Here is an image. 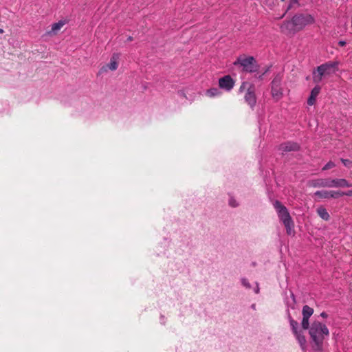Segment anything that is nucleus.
<instances>
[{"instance_id": "4", "label": "nucleus", "mask_w": 352, "mask_h": 352, "mask_svg": "<svg viewBox=\"0 0 352 352\" xmlns=\"http://www.w3.org/2000/svg\"><path fill=\"white\" fill-rule=\"evenodd\" d=\"M307 185L314 188H344L351 187L352 184L345 179H316L308 181Z\"/></svg>"}, {"instance_id": "17", "label": "nucleus", "mask_w": 352, "mask_h": 352, "mask_svg": "<svg viewBox=\"0 0 352 352\" xmlns=\"http://www.w3.org/2000/svg\"><path fill=\"white\" fill-rule=\"evenodd\" d=\"M294 335L296 336V338L298 340L302 349H304L305 343H306V340H305V336L300 332H298V331L297 332V333H294Z\"/></svg>"}, {"instance_id": "22", "label": "nucleus", "mask_w": 352, "mask_h": 352, "mask_svg": "<svg viewBox=\"0 0 352 352\" xmlns=\"http://www.w3.org/2000/svg\"><path fill=\"white\" fill-rule=\"evenodd\" d=\"M335 166L336 164L333 162L330 161L322 168V170H329L333 168Z\"/></svg>"}, {"instance_id": "7", "label": "nucleus", "mask_w": 352, "mask_h": 352, "mask_svg": "<svg viewBox=\"0 0 352 352\" xmlns=\"http://www.w3.org/2000/svg\"><path fill=\"white\" fill-rule=\"evenodd\" d=\"M234 65H239L242 67L243 70L247 72H255L258 69L255 59L252 56L249 57H239L234 63Z\"/></svg>"}, {"instance_id": "21", "label": "nucleus", "mask_w": 352, "mask_h": 352, "mask_svg": "<svg viewBox=\"0 0 352 352\" xmlns=\"http://www.w3.org/2000/svg\"><path fill=\"white\" fill-rule=\"evenodd\" d=\"M241 284L243 287H245L247 289L251 288V285L249 283L248 280L247 278H243L241 280Z\"/></svg>"}, {"instance_id": "2", "label": "nucleus", "mask_w": 352, "mask_h": 352, "mask_svg": "<svg viewBox=\"0 0 352 352\" xmlns=\"http://www.w3.org/2000/svg\"><path fill=\"white\" fill-rule=\"evenodd\" d=\"M329 334L327 326L319 321H314L309 328V335L317 349L321 348L324 338Z\"/></svg>"}, {"instance_id": "14", "label": "nucleus", "mask_w": 352, "mask_h": 352, "mask_svg": "<svg viewBox=\"0 0 352 352\" xmlns=\"http://www.w3.org/2000/svg\"><path fill=\"white\" fill-rule=\"evenodd\" d=\"M320 89L321 87L319 85H316L313 88V89L311 91L310 96L307 100V104L309 106H312L313 104H314L316 98L320 94Z\"/></svg>"}, {"instance_id": "23", "label": "nucleus", "mask_w": 352, "mask_h": 352, "mask_svg": "<svg viewBox=\"0 0 352 352\" xmlns=\"http://www.w3.org/2000/svg\"><path fill=\"white\" fill-rule=\"evenodd\" d=\"M342 162L343 164L346 167H351L352 166V162L349 160L346 159H341Z\"/></svg>"}, {"instance_id": "15", "label": "nucleus", "mask_w": 352, "mask_h": 352, "mask_svg": "<svg viewBox=\"0 0 352 352\" xmlns=\"http://www.w3.org/2000/svg\"><path fill=\"white\" fill-rule=\"evenodd\" d=\"M318 214L324 220H328L329 219V214L327 210L323 207H319L317 209Z\"/></svg>"}, {"instance_id": "28", "label": "nucleus", "mask_w": 352, "mask_h": 352, "mask_svg": "<svg viewBox=\"0 0 352 352\" xmlns=\"http://www.w3.org/2000/svg\"><path fill=\"white\" fill-rule=\"evenodd\" d=\"M338 45H339L340 46H341V47H343V46H344V45H346V42H345V41H340L338 42Z\"/></svg>"}, {"instance_id": "12", "label": "nucleus", "mask_w": 352, "mask_h": 352, "mask_svg": "<svg viewBox=\"0 0 352 352\" xmlns=\"http://www.w3.org/2000/svg\"><path fill=\"white\" fill-rule=\"evenodd\" d=\"M299 148V146L297 143L287 142L283 144H281L279 146V150L283 152L292 151H297Z\"/></svg>"}, {"instance_id": "5", "label": "nucleus", "mask_w": 352, "mask_h": 352, "mask_svg": "<svg viewBox=\"0 0 352 352\" xmlns=\"http://www.w3.org/2000/svg\"><path fill=\"white\" fill-rule=\"evenodd\" d=\"M337 62H328L318 66L313 72V80L315 83H319L323 76L334 74L337 70Z\"/></svg>"}, {"instance_id": "27", "label": "nucleus", "mask_w": 352, "mask_h": 352, "mask_svg": "<svg viewBox=\"0 0 352 352\" xmlns=\"http://www.w3.org/2000/svg\"><path fill=\"white\" fill-rule=\"evenodd\" d=\"M259 291H260V289H259V286H258V283H256V287L254 288V292L256 294H258L259 293Z\"/></svg>"}, {"instance_id": "25", "label": "nucleus", "mask_w": 352, "mask_h": 352, "mask_svg": "<svg viewBox=\"0 0 352 352\" xmlns=\"http://www.w3.org/2000/svg\"><path fill=\"white\" fill-rule=\"evenodd\" d=\"M296 5V6L299 5V0H290L289 8H292Z\"/></svg>"}, {"instance_id": "30", "label": "nucleus", "mask_w": 352, "mask_h": 352, "mask_svg": "<svg viewBox=\"0 0 352 352\" xmlns=\"http://www.w3.org/2000/svg\"><path fill=\"white\" fill-rule=\"evenodd\" d=\"M252 308L253 309H256V305L255 304L252 305Z\"/></svg>"}, {"instance_id": "24", "label": "nucleus", "mask_w": 352, "mask_h": 352, "mask_svg": "<svg viewBox=\"0 0 352 352\" xmlns=\"http://www.w3.org/2000/svg\"><path fill=\"white\" fill-rule=\"evenodd\" d=\"M229 204L232 207H236L238 206V204L236 203V200L232 197L230 199Z\"/></svg>"}, {"instance_id": "19", "label": "nucleus", "mask_w": 352, "mask_h": 352, "mask_svg": "<svg viewBox=\"0 0 352 352\" xmlns=\"http://www.w3.org/2000/svg\"><path fill=\"white\" fill-rule=\"evenodd\" d=\"M290 325L292 327V329L294 333H297V327H298V322L292 319L290 320Z\"/></svg>"}, {"instance_id": "8", "label": "nucleus", "mask_w": 352, "mask_h": 352, "mask_svg": "<svg viewBox=\"0 0 352 352\" xmlns=\"http://www.w3.org/2000/svg\"><path fill=\"white\" fill-rule=\"evenodd\" d=\"M281 77L277 75L271 83V94L275 101H278L283 96V89L281 86Z\"/></svg>"}, {"instance_id": "29", "label": "nucleus", "mask_w": 352, "mask_h": 352, "mask_svg": "<svg viewBox=\"0 0 352 352\" xmlns=\"http://www.w3.org/2000/svg\"><path fill=\"white\" fill-rule=\"evenodd\" d=\"M320 316H321V317H322V318H327V313H325V312H322V313L320 314Z\"/></svg>"}, {"instance_id": "31", "label": "nucleus", "mask_w": 352, "mask_h": 352, "mask_svg": "<svg viewBox=\"0 0 352 352\" xmlns=\"http://www.w3.org/2000/svg\"><path fill=\"white\" fill-rule=\"evenodd\" d=\"M2 33H3V30L0 28V34H2Z\"/></svg>"}, {"instance_id": "13", "label": "nucleus", "mask_w": 352, "mask_h": 352, "mask_svg": "<svg viewBox=\"0 0 352 352\" xmlns=\"http://www.w3.org/2000/svg\"><path fill=\"white\" fill-rule=\"evenodd\" d=\"M66 21L61 20L52 25L51 30L47 32L48 35H56L58 32L66 24Z\"/></svg>"}, {"instance_id": "10", "label": "nucleus", "mask_w": 352, "mask_h": 352, "mask_svg": "<svg viewBox=\"0 0 352 352\" xmlns=\"http://www.w3.org/2000/svg\"><path fill=\"white\" fill-rule=\"evenodd\" d=\"M234 80L230 75L224 76L219 79V87L227 91H230L234 86Z\"/></svg>"}, {"instance_id": "11", "label": "nucleus", "mask_w": 352, "mask_h": 352, "mask_svg": "<svg viewBox=\"0 0 352 352\" xmlns=\"http://www.w3.org/2000/svg\"><path fill=\"white\" fill-rule=\"evenodd\" d=\"M341 191L334 190H318L314 193V196L320 199L338 198L342 196Z\"/></svg>"}, {"instance_id": "16", "label": "nucleus", "mask_w": 352, "mask_h": 352, "mask_svg": "<svg viewBox=\"0 0 352 352\" xmlns=\"http://www.w3.org/2000/svg\"><path fill=\"white\" fill-rule=\"evenodd\" d=\"M314 309L308 305H305L302 307V316L309 318L313 314Z\"/></svg>"}, {"instance_id": "3", "label": "nucleus", "mask_w": 352, "mask_h": 352, "mask_svg": "<svg viewBox=\"0 0 352 352\" xmlns=\"http://www.w3.org/2000/svg\"><path fill=\"white\" fill-rule=\"evenodd\" d=\"M274 207L276 209L278 217L284 224L288 235L294 234V224L288 210L279 201H275Z\"/></svg>"}, {"instance_id": "9", "label": "nucleus", "mask_w": 352, "mask_h": 352, "mask_svg": "<svg viewBox=\"0 0 352 352\" xmlns=\"http://www.w3.org/2000/svg\"><path fill=\"white\" fill-rule=\"evenodd\" d=\"M120 55L118 53H114L111 56L110 58V61L108 64L106 65H104L102 67V68L100 70V73H105L107 72L109 70L110 71H115L118 69L119 66V61H120Z\"/></svg>"}, {"instance_id": "1", "label": "nucleus", "mask_w": 352, "mask_h": 352, "mask_svg": "<svg viewBox=\"0 0 352 352\" xmlns=\"http://www.w3.org/2000/svg\"><path fill=\"white\" fill-rule=\"evenodd\" d=\"M314 17L309 14H296L288 21H285L280 25V31L289 36H294L302 31L307 25L314 23Z\"/></svg>"}, {"instance_id": "18", "label": "nucleus", "mask_w": 352, "mask_h": 352, "mask_svg": "<svg viewBox=\"0 0 352 352\" xmlns=\"http://www.w3.org/2000/svg\"><path fill=\"white\" fill-rule=\"evenodd\" d=\"M221 94L220 91L217 88H211L206 91V95L209 97H214Z\"/></svg>"}, {"instance_id": "32", "label": "nucleus", "mask_w": 352, "mask_h": 352, "mask_svg": "<svg viewBox=\"0 0 352 352\" xmlns=\"http://www.w3.org/2000/svg\"><path fill=\"white\" fill-rule=\"evenodd\" d=\"M128 40H129V41H131V40H132V38H131V37H129Z\"/></svg>"}, {"instance_id": "26", "label": "nucleus", "mask_w": 352, "mask_h": 352, "mask_svg": "<svg viewBox=\"0 0 352 352\" xmlns=\"http://www.w3.org/2000/svg\"><path fill=\"white\" fill-rule=\"evenodd\" d=\"M343 192L342 196L346 195V196L352 197V190H348L347 192Z\"/></svg>"}, {"instance_id": "20", "label": "nucleus", "mask_w": 352, "mask_h": 352, "mask_svg": "<svg viewBox=\"0 0 352 352\" xmlns=\"http://www.w3.org/2000/svg\"><path fill=\"white\" fill-rule=\"evenodd\" d=\"M309 318H308L302 317V327L304 329H309Z\"/></svg>"}, {"instance_id": "6", "label": "nucleus", "mask_w": 352, "mask_h": 352, "mask_svg": "<svg viewBox=\"0 0 352 352\" xmlns=\"http://www.w3.org/2000/svg\"><path fill=\"white\" fill-rule=\"evenodd\" d=\"M244 89L247 90L244 96L245 101L251 108H254L256 103L254 86L248 82H243L239 88V91L242 92Z\"/></svg>"}]
</instances>
